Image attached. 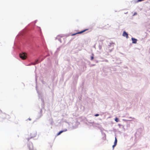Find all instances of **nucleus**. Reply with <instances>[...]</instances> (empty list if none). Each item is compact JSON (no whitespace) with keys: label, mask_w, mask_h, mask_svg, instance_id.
<instances>
[{"label":"nucleus","mask_w":150,"mask_h":150,"mask_svg":"<svg viewBox=\"0 0 150 150\" xmlns=\"http://www.w3.org/2000/svg\"><path fill=\"white\" fill-rule=\"evenodd\" d=\"M67 130L66 129L65 130H62L60 131L57 134V135H59L61 133H62V132L67 131Z\"/></svg>","instance_id":"39448f33"},{"label":"nucleus","mask_w":150,"mask_h":150,"mask_svg":"<svg viewBox=\"0 0 150 150\" xmlns=\"http://www.w3.org/2000/svg\"><path fill=\"white\" fill-rule=\"evenodd\" d=\"M38 59L35 60V62L33 63L32 64L34 65H35L37 64H38Z\"/></svg>","instance_id":"423d86ee"},{"label":"nucleus","mask_w":150,"mask_h":150,"mask_svg":"<svg viewBox=\"0 0 150 150\" xmlns=\"http://www.w3.org/2000/svg\"><path fill=\"white\" fill-rule=\"evenodd\" d=\"M116 146V145H115V144H114L113 146H112V147H113V149H114V147Z\"/></svg>","instance_id":"9b49d317"},{"label":"nucleus","mask_w":150,"mask_h":150,"mask_svg":"<svg viewBox=\"0 0 150 150\" xmlns=\"http://www.w3.org/2000/svg\"><path fill=\"white\" fill-rule=\"evenodd\" d=\"M117 142V140L116 137H115V139L114 142V144L116 145Z\"/></svg>","instance_id":"0eeeda50"},{"label":"nucleus","mask_w":150,"mask_h":150,"mask_svg":"<svg viewBox=\"0 0 150 150\" xmlns=\"http://www.w3.org/2000/svg\"><path fill=\"white\" fill-rule=\"evenodd\" d=\"M20 57L23 59H25L27 58V54L25 52L20 54Z\"/></svg>","instance_id":"f257e3e1"},{"label":"nucleus","mask_w":150,"mask_h":150,"mask_svg":"<svg viewBox=\"0 0 150 150\" xmlns=\"http://www.w3.org/2000/svg\"><path fill=\"white\" fill-rule=\"evenodd\" d=\"M88 29H85V30H82V31H81L80 32H77L76 33H75V34H73L72 35H76V34H81V33H83V32L86 31L88 30Z\"/></svg>","instance_id":"7ed1b4c3"},{"label":"nucleus","mask_w":150,"mask_h":150,"mask_svg":"<svg viewBox=\"0 0 150 150\" xmlns=\"http://www.w3.org/2000/svg\"><path fill=\"white\" fill-rule=\"evenodd\" d=\"M132 40L133 43H137V39L133 38H132Z\"/></svg>","instance_id":"20e7f679"},{"label":"nucleus","mask_w":150,"mask_h":150,"mask_svg":"<svg viewBox=\"0 0 150 150\" xmlns=\"http://www.w3.org/2000/svg\"><path fill=\"white\" fill-rule=\"evenodd\" d=\"M29 120H31V119H29Z\"/></svg>","instance_id":"f8f14e48"},{"label":"nucleus","mask_w":150,"mask_h":150,"mask_svg":"<svg viewBox=\"0 0 150 150\" xmlns=\"http://www.w3.org/2000/svg\"><path fill=\"white\" fill-rule=\"evenodd\" d=\"M122 36L125 37L127 38H128L129 37L128 34L125 31L123 32Z\"/></svg>","instance_id":"f03ea898"},{"label":"nucleus","mask_w":150,"mask_h":150,"mask_svg":"<svg viewBox=\"0 0 150 150\" xmlns=\"http://www.w3.org/2000/svg\"><path fill=\"white\" fill-rule=\"evenodd\" d=\"M94 59V57L93 56H92L91 57V60H93Z\"/></svg>","instance_id":"1a4fd4ad"},{"label":"nucleus","mask_w":150,"mask_h":150,"mask_svg":"<svg viewBox=\"0 0 150 150\" xmlns=\"http://www.w3.org/2000/svg\"><path fill=\"white\" fill-rule=\"evenodd\" d=\"M99 115L98 114H96V115H95V116H98Z\"/></svg>","instance_id":"9d476101"},{"label":"nucleus","mask_w":150,"mask_h":150,"mask_svg":"<svg viewBox=\"0 0 150 150\" xmlns=\"http://www.w3.org/2000/svg\"><path fill=\"white\" fill-rule=\"evenodd\" d=\"M115 120L117 122H118L119 121L118 119L116 117L115 119Z\"/></svg>","instance_id":"6e6552de"}]
</instances>
